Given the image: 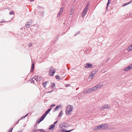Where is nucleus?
Wrapping results in <instances>:
<instances>
[{"label":"nucleus","mask_w":132,"mask_h":132,"mask_svg":"<svg viewBox=\"0 0 132 132\" xmlns=\"http://www.w3.org/2000/svg\"><path fill=\"white\" fill-rule=\"evenodd\" d=\"M52 108L48 109L45 113L42 116V117L37 121V123H38L42 121L44 119L47 114L50 112L52 109Z\"/></svg>","instance_id":"nucleus-1"},{"label":"nucleus","mask_w":132,"mask_h":132,"mask_svg":"<svg viewBox=\"0 0 132 132\" xmlns=\"http://www.w3.org/2000/svg\"><path fill=\"white\" fill-rule=\"evenodd\" d=\"M72 110L73 108L71 105H69L68 106L65 111L66 114L68 115L71 114Z\"/></svg>","instance_id":"nucleus-2"},{"label":"nucleus","mask_w":132,"mask_h":132,"mask_svg":"<svg viewBox=\"0 0 132 132\" xmlns=\"http://www.w3.org/2000/svg\"><path fill=\"white\" fill-rule=\"evenodd\" d=\"M55 69L52 67H51L49 72V75L51 76H52L53 75L54 73H55Z\"/></svg>","instance_id":"nucleus-3"},{"label":"nucleus","mask_w":132,"mask_h":132,"mask_svg":"<svg viewBox=\"0 0 132 132\" xmlns=\"http://www.w3.org/2000/svg\"><path fill=\"white\" fill-rule=\"evenodd\" d=\"M88 9V5L86 6L85 8L83 10V11L82 12L81 16L82 17H84L85 15L86 14V13Z\"/></svg>","instance_id":"nucleus-4"},{"label":"nucleus","mask_w":132,"mask_h":132,"mask_svg":"<svg viewBox=\"0 0 132 132\" xmlns=\"http://www.w3.org/2000/svg\"><path fill=\"white\" fill-rule=\"evenodd\" d=\"M110 106L108 104H105L100 108V109L101 110H103L106 109H109L110 108Z\"/></svg>","instance_id":"nucleus-5"},{"label":"nucleus","mask_w":132,"mask_h":132,"mask_svg":"<svg viewBox=\"0 0 132 132\" xmlns=\"http://www.w3.org/2000/svg\"><path fill=\"white\" fill-rule=\"evenodd\" d=\"M108 126V125L107 124H103L100 125L98 126L99 129H104L106 128Z\"/></svg>","instance_id":"nucleus-6"},{"label":"nucleus","mask_w":132,"mask_h":132,"mask_svg":"<svg viewBox=\"0 0 132 132\" xmlns=\"http://www.w3.org/2000/svg\"><path fill=\"white\" fill-rule=\"evenodd\" d=\"M92 64L90 63H87L84 64V67L86 68H92Z\"/></svg>","instance_id":"nucleus-7"},{"label":"nucleus","mask_w":132,"mask_h":132,"mask_svg":"<svg viewBox=\"0 0 132 132\" xmlns=\"http://www.w3.org/2000/svg\"><path fill=\"white\" fill-rule=\"evenodd\" d=\"M34 78L36 80V81H39L41 79L42 77L39 76H35L34 77Z\"/></svg>","instance_id":"nucleus-8"},{"label":"nucleus","mask_w":132,"mask_h":132,"mask_svg":"<svg viewBox=\"0 0 132 132\" xmlns=\"http://www.w3.org/2000/svg\"><path fill=\"white\" fill-rule=\"evenodd\" d=\"M132 68V63L125 69V71H128Z\"/></svg>","instance_id":"nucleus-9"},{"label":"nucleus","mask_w":132,"mask_h":132,"mask_svg":"<svg viewBox=\"0 0 132 132\" xmlns=\"http://www.w3.org/2000/svg\"><path fill=\"white\" fill-rule=\"evenodd\" d=\"M92 92V89L91 88H89L84 92H83V93L86 94L87 93H89Z\"/></svg>","instance_id":"nucleus-10"},{"label":"nucleus","mask_w":132,"mask_h":132,"mask_svg":"<svg viewBox=\"0 0 132 132\" xmlns=\"http://www.w3.org/2000/svg\"><path fill=\"white\" fill-rule=\"evenodd\" d=\"M63 10V7L61 8L59 13L58 14V16L59 17L62 14Z\"/></svg>","instance_id":"nucleus-11"},{"label":"nucleus","mask_w":132,"mask_h":132,"mask_svg":"<svg viewBox=\"0 0 132 132\" xmlns=\"http://www.w3.org/2000/svg\"><path fill=\"white\" fill-rule=\"evenodd\" d=\"M31 23L30 22H27L26 23V27L27 28H29V27L31 25Z\"/></svg>","instance_id":"nucleus-12"},{"label":"nucleus","mask_w":132,"mask_h":132,"mask_svg":"<svg viewBox=\"0 0 132 132\" xmlns=\"http://www.w3.org/2000/svg\"><path fill=\"white\" fill-rule=\"evenodd\" d=\"M48 82V81L46 82H44L43 83V85L45 87L47 86V85Z\"/></svg>","instance_id":"nucleus-13"},{"label":"nucleus","mask_w":132,"mask_h":132,"mask_svg":"<svg viewBox=\"0 0 132 132\" xmlns=\"http://www.w3.org/2000/svg\"><path fill=\"white\" fill-rule=\"evenodd\" d=\"M127 51H129L132 50V44L131 45L129 46L127 49Z\"/></svg>","instance_id":"nucleus-14"},{"label":"nucleus","mask_w":132,"mask_h":132,"mask_svg":"<svg viewBox=\"0 0 132 132\" xmlns=\"http://www.w3.org/2000/svg\"><path fill=\"white\" fill-rule=\"evenodd\" d=\"M103 85V84H100L96 86L97 88V89H98L101 88V87H102Z\"/></svg>","instance_id":"nucleus-15"},{"label":"nucleus","mask_w":132,"mask_h":132,"mask_svg":"<svg viewBox=\"0 0 132 132\" xmlns=\"http://www.w3.org/2000/svg\"><path fill=\"white\" fill-rule=\"evenodd\" d=\"M55 127V125L52 124L50 126V127L49 128V129L51 130H53L54 129Z\"/></svg>","instance_id":"nucleus-16"},{"label":"nucleus","mask_w":132,"mask_h":132,"mask_svg":"<svg viewBox=\"0 0 132 132\" xmlns=\"http://www.w3.org/2000/svg\"><path fill=\"white\" fill-rule=\"evenodd\" d=\"M91 89H92V92L94 91H96L98 89L97 88V87L96 86L94 87L93 88H91Z\"/></svg>","instance_id":"nucleus-17"},{"label":"nucleus","mask_w":132,"mask_h":132,"mask_svg":"<svg viewBox=\"0 0 132 132\" xmlns=\"http://www.w3.org/2000/svg\"><path fill=\"white\" fill-rule=\"evenodd\" d=\"M132 2V1L128 3H124V4L122 5V6H125L126 5H127L128 4H129L131 2Z\"/></svg>","instance_id":"nucleus-18"},{"label":"nucleus","mask_w":132,"mask_h":132,"mask_svg":"<svg viewBox=\"0 0 132 132\" xmlns=\"http://www.w3.org/2000/svg\"><path fill=\"white\" fill-rule=\"evenodd\" d=\"M62 111H61L60 113H59V114L58 115V117H60L62 115Z\"/></svg>","instance_id":"nucleus-19"},{"label":"nucleus","mask_w":132,"mask_h":132,"mask_svg":"<svg viewBox=\"0 0 132 132\" xmlns=\"http://www.w3.org/2000/svg\"><path fill=\"white\" fill-rule=\"evenodd\" d=\"M98 129H99V127H98V126L94 128L93 129L94 130H97Z\"/></svg>","instance_id":"nucleus-20"},{"label":"nucleus","mask_w":132,"mask_h":132,"mask_svg":"<svg viewBox=\"0 0 132 132\" xmlns=\"http://www.w3.org/2000/svg\"><path fill=\"white\" fill-rule=\"evenodd\" d=\"M73 10L71 9L70 12V14L71 15H72L73 13Z\"/></svg>","instance_id":"nucleus-21"},{"label":"nucleus","mask_w":132,"mask_h":132,"mask_svg":"<svg viewBox=\"0 0 132 132\" xmlns=\"http://www.w3.org/2000/svg\"><path fill=\"white\" fill-rule=\"evenodd\" d=\"M52 86L51 87L52 88H54L55 86V84L54 83H51Z\"/></svg>","instance_id":"nucleus-22"},{"label":"nucleus","mask_w":132,"mask_h":132,"mask_svg":"<svg viewBox=\"0 0 132 132\" xmlns=\"http://www.w3.org/2000/svg\"><path fill=\"white\" fill-rule=\"evenodd\" d=\"M111 0H108V3L107 4V6H108L110 3Z\"/></svg>","instance_id":"nucleus-23"},{"label":"nucleus","mask_w":132,"mask_h":132,"mask_svg":"<svg viewBox=\"0 0 132 132\" xmlns=\"http://www.w3.org/2000/svg\"><path fill=\"white\" fill-rule=\"evenodd\" d=\"M56 79H60V76H59V75H57L56 76Z\"/></svg>","instance_id":"nucleus-24"},{"label":"nucleus","mask_w":132,"mask_h":132,"mask_svg":"<svg viewBox=\"0 0 132 132\" xmlns=\"http://www.w3.org/2000/svg\"><path fill=\"white\" fill-rule=\"evenodd\" d=\"M41 130L40 129H39V130H37V129H34V132H36L37 131H38L39 130Z\"/></svg>","instance_id":"nucleus-25"},{"label":"nucleus","mask_w":132,"mask_h":132,"mask_svg":"<svg viewBox=\"0 0 132 132\" xmlns=\"http://www.w3.org/2000/svg\"><path fill=\"white\" fill-rule=\"evenodd\" d=\"M14 14V12L13 11H11L10 12V14L11 15L13 14Z\"/></svg>","instance_id":"nucleus-26"},{"label":"nucleus","mask_w":132,"mask_h":132,"mask_svg":"<svg viewBox=\"0 0 132 132\" xmlns=\"http://www.w3.org/2000/svg\"><path fill=\"white\" fill-rule=\"evenodd\" d=\"M93 76H94L93 74H91V75H90L89 77H90V78H92V77Z\"/></svg>","instance_id":"nucleus-27"},{"label":"nucleus","mask_w":132,"mask_h":132,"mask_svg":"<svg viewBox=\"0 0 132 132\" xmlns=\"http://www.w3.org/2000/svg\"><path fill=\"white\" fill-rule=\"evenodd\" d=\"M60 107V106L59 105L57 106L55 108V110H57L59 107Z\"/></svg>","instance_id":"nucleus-28"},{"label":"nucleus","mask_w":132,"mask_h":132,"mask_svg":"<svg viewBox=\"0 0 132 132\" xmlns=\"http://www.w3.org/2000/svg\"><path fill=\"white\" fill-rule=\"evenodd\" d=\"M63 126L64 127H66V123H63Z\"/></svg>","instance_id":"nucleus-29"},{"label":"nucleus","mask_w":132,"mask_h":132,"mask_svg":"<svg viewBox=\"0 0 132 132\" xmlns=\"http://www.w3.org/2000/svg\"><path fill=\"white\" fill-rule=\"evenodd\" d=\"M32 44L31 43H30L29 44L28 46L29 47L31 46H32Z\"/></svg>","instance_id":"nucleus-30"},{"label":"nucleus","mask_w":132,"mask_h":132,"mask_svg":"<svg viewBox=\"0 0 132 132\" xmlns=\"http://www.w3.org/2000/svg\"><path fill=\"white\" fill-rule=\"evenodd\" d=\"M34 64H32V69H33L34 68Z\"/></svg>","instance_id":"nucleus-31"},{"label":"nucleus","mask_w":132,"mask_h":132,"mask_svg":"<svg viewBox=\"0 0 132 132\" xmlns=\"http://www.w3.org/2000/svg\"><path fill=\"white\" fill-rule=\"evenodd\" d=\"M13 129V128H11V129H10V130H9V132H11V131H12Z\"/></svg>","instance_id":"nucleus-32"},{"label":"nucleus","mask_w":132,"mask_h":132,"mask_svg":"<svg viewBox=\"0 0 132 132\" xmlns=\"http://www.w3.org/2000/svg\"><path fill=\"white\" fill-rule=\"evenodd\" d=\"M55 106V104H53V105H51V107H52L54 106Z\"/></svg>","instance_id":"nucleus-33"},{"label":"nucleus","mask_w":132,"mask_h":132,"mask_svg":"<svg viewBox=\"0 0 132 132\" xmlns=\"http://www.w3.org/2000/svg\"><path fill=\"white\" fill-rule=\"evenodd\" d=\"M28 115V114H27L26 116H24V117H23V118H25V117H26Z\"/></svg>","instance_id":"nucleus-34"},{"label":"nucleus","mask_w":132,"mask_h":132,"mask_svg":"<svg viewBox=\"0 0 132 132\" xmlns=\"http://www.w3.org/2000/svg\"><path fill=\"white\" fill-rule=\"evenodd\" d=\"M57 122V121H55V122L54 123V124H56Z\"/></svg>","instance_id":"nucleus-35"},{"label":"nucleus","mask_w":132,"mask_h":132,"mask_svg":"<svg viewBox=\"0 0 132 132\" xmlns=\"http://www.w3.org/2000/svg\"><path fill=\"white\" fill-rule=\"evenodd\" d=\"M130 15L132 17V12L130 13Z\"/></svg>","instance_id":"nucleus-36"},{"label":"nucleus","mask_w":132,"mask_h":132,"mask_svg":"<svg viewBox=\"0 0 132 132\" xmlns=\"http://www.w3.org/2000/svg\"><path fill=\"white\" fill-rule=\"evenodd\" d=\"M30 1H31V2H32V1H33L34 0H30Z\"/></svg>","instance_id":"nucleus-37"}]
</instances>
